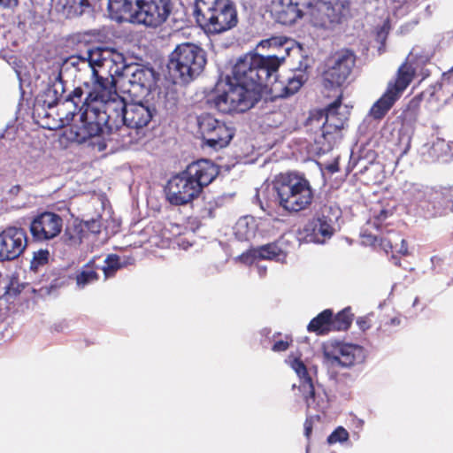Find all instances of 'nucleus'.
<instances>
[{
    "label": "nucleus",
    "mask_w": 453,
    "mask_h": 453,
    "mask_svg": "<svg viewBox=\"0 0 453 453\" xmlns=\"http://www.w3.org/2000/svg\"><path fill=\"white\" fill-rule=\"evenodd\" d=\"M127 104L115 87L74 88L60 107L63 122L71 124L68 138L77 143L88 142L89 146L103 151L106 142L103 135L114 130L126 135L123 127L124 114Z\"/></svg>",
    "instance_id": "f257e3e1"
},
{
    "label": "nucleus",
    "mask_w": 453,
    "mask_h": 453,
    "mask_svg": "<svg viewBox=\"0 0 453 453\" xmlns=\"http://www.w3.org/2000/svg\"><path fill=\"white\" fill-rule=\"evenodd\" d=\"M294 42L286 37H272L262 41V48L277 49L279 53L268 56L246 54L233 67L222 93L213 98L215 108L223 113L244 112L261 98L263 88H268L277 80L278 69L289 55Z\"/></svg>",
    "instance_id": "f03ea898"
},
{
    "label": "nucleus",
    "mask_w": 453,
    "mask_h": 453,
    "mask_svg": "<svg viewBox=\"0 0 453 453\" xmlns=\"http://www.w3.org/2000/svg\"><path fill=\"white\" fill-rule=\"evenodd\" d=\"M348 0H273L271 14L274 20L291 26L309 15L315 26L326 29L342 23L349 14Z\"/></svg>",
    "instance_id": "7ed1b4c3"
},
{
    "label": "nucleus",
    "mask_w": 453,
    "mask_h": 453,
    "mask_svg": "<svg viewBox=\"0 0 453 453\" xmlns=\"http://www.w3.org/2000/svg\"><path fill=\"white\" fill-rule=\"evenodd\" d=\"M69 63L78 71L88 74V79L83 81L84 88L97 84L115 87V77L121 79L128 65L122 53L100 47L89 49L83 57H71Z\"/></svg>",
    "instance_id": "20e7f679"
},
{
    "label": "nucleus",
    "mask_w": 453,
    "mask_h": 453,
    "mask_svg": "<svg viewBox=\"0 0 453 453\" xmlns=\"http://www.w3.org/2000/svg\"><path fill=\"white\" fill-rule=\"evenodd\" d=\"M218 174L219 168L211 160L201 159L189 164L168 180L165 188L167 201L175 206L192 202Z\"/></svg>",
    "instance_id": "39448f33"
},
{
    "label": "nucleus",
    "mask_w": 453,
    "mask_h": 453,
    "mask_svg": "<svg viewBox=\"0 0 453 453\" xmlns=\"http://www.w3.org/2000/svg\"><path fill=\"white\" fill-rule=\"evenodd\" d=\"M173 9L172 0H108L112 19L154 28L168 19Z\"/></svg>",
    "instance_id": "423d86ee"
},
{
    "label": "nucleus",
    "mask_w": 453,
    "mask_h": 453,
    "mask_svg": "<svg viewBox=\"0 0 453 453\" xmlns=\"http://www.w3.org/2000/svg\"><path fill=\"white\" fill-rule=\"evenodd\" d=\"M194 14L208 34L224 33L238 23L236 9L230 0H196Z\"/></svg>",
    "instance_id": "0eeeda50"
},
{
    "label": "nucleus",
    "mask_w": 453,
    "mask_h": 453,
    "mask_svg": "<svg viewBox=\"0 0 453 453\" xmlns=\"http://www.w3.org/2000/svg\"><path fill=\"white\" fill-rule=\"evenodd\" d=\"M273 188L280 206L289 212L305 210L313 199L310 181L297 173L281 174L275 181Z\"/></svg>",
    "instance_id": "6e6552de"
},
{
    "label": "nucleus",
    "mask_w": 453,
    "mask_h": 453,
    "mask_svg": "<svg viewBox=\"0 0 453 453\" xmlns=\"http://www.w3.org/2000/svg\"><path fill=\"white\" fill-rule=\"evenodd\" d=\"M205 64V51L195 43L185 42L170 54L167 69L174 82L188 83L203 72Z\"/></svg>",
    "instance_id": "1a4fd4ad"
},
{
    "label": "nucleus",
    "mask_w": 453,
    "mask_h": 453,
    "mask_svg": "<svg viewBox=\"0 0 453 453\" xmlns=\"http://www.w3.org/2000/svg\"><path fill=\"white\" fill-rule=\"evenodd\" d=\"M286 363L294 370L300 380L299 390L308 408L324 410L327 406L326 393L319 384H315L313 376L317 374L315 366L308 368L298 357H288Z\"/></svg>",
    "instance_id": "9d476101"
},
{
    "label": "nucleus",
    "mask_w": 453,
    "mask_h": 453,
    "mask_svg": "<svg viewBox=\"0 0 453 453\" xmlns=\"http://www.w3.org/2000/svg\"><path fill=\"white\" fill-rule=\"evenodd\" d=\"M323 357L328 366L350 368L362 364L366 357V352L357 344L331 342L324 345Z\"/></svg>",
    "instance_id": "9b49d317"
},
{
    "label": "nucleus",
    "mask_w": 453,
    "mask_h": 453,
    "mask_svg": "<svg viewBox=\"0 0 453 453\" xmlns=\"http://www.w3.org/2000/svg\"><path fill=\"white\" fill-rule=\"evenodd\" d=\"M356 63V56L350 50L336 53L327 63L323 73L324 86L327 88L341 87L349 78Z\"/></svg>",
    "instance_id": "f8f14e48"
},
{
    "label": "nucleus",
    "mask_w": 453,
    "mask_h": 453,
    "mask_svg": "<svg viewBox=\"0 0 453 453\" xmlns=\"http://www.w3.org/2000/svg\"><path fill=\"white\" fill-rule=\"evenodd\" d=\"M122 86L134 96L148 94L155 85L156 77L152 68L139 64H129L121 78Z\"/></svg>",
    "instance_id": "ddd939ff"
},
{
    "label": "nucleus",
    "mask_w": 453,
    "mask_h": 453,
    "mask_svg": "<svg viewBox=\"0 0 453 453\" xmlns=\"http://www.w3.org/2000/svg\"><path fill=\"white\" fill-rule=\"evenodd\" d=\"M63 224L64 220L58 213L43 211L32 219L29 230L35 241L43 242L58 236L63 229Z\"/></svg>",
    "instance_id": "4468645a"
},
{
    "label": "nucleus",
    "mask_w": 453,
    "mask_h": 453,
    "mask_svg": "<svg viewBox=\"0 0 453 453\" xmlns=\"http://www.w3.org/2000/svg\"><path fill=\"white\" fill-rule=\"evenodd\" d=\"M27 245L25 229L10 226L0 234V261H11L18 258Z\"/></svg>",
    "instance_id": "2eb2a0df"
},
{
    "label": "nucleus",
    "mask_w": 453,
    "mask_h": 453,
    "mask_svg": "<svg viewBox=\"0 0 453 453\" xmlns=\"http://www.w3.org/2000/svg\"><path fill=\"white\" fill-rule=\"evenodd\" d=\"M66 92L65 86L64 81L62 79V74L60 71H54L52 74L49 77L48 81L46 83V87L39 95L38 101L42 102V105L48 109H51L55 106H58V114L59 116V120L61 124L60 127L67 126L63 122V116L60 114V107L66 98V96L72 92L70 91L68 94L65 96Z\"/></svg>",
    "instance_id": "dca6fc26"
},
{
    "label": "nucleus",
    "mask_w": 453,
    "mask_h": 453,
    "mask_svg": "<svg viewBox=\"0 0 453 453\" xmlns=\"http://www.w3.org/2000/svg\"><path fill=\"white\" fill-rule=\"evenodd\" d=\"M156 112L155 106L149 101L127 104L123 121V127L127 130L126 134L128 129H134L138 134L151 122Z\"/></svg>",
    "instance_id": "f3484780"
},
{
    "label": "nucleus",
    "mask_w": 453,
    "mask_h": 453,
    "mask_svg": "<svg viewBox=\"0 0 453 453\" xmlns=\"http://www.w3.org/2000/svg\"><path fill=\"white\" fill-rule=\"evenodd\" d=\"M342 103L338 97L326 110V121L322 127V136L331 146L340 137V131L347 120L346 111H341Z\"/></svg>",
    "instance_id": "a211bd4d"
},
{
    "label": "nucleus",
    "mask_w": 453,
    "mask_h": 453,
    "mask_svg": "<svg viewBox=\"0 0 453 453\" xmlns=\"http://www.w3.org/2000/svg\"><path fill=\"white\" fill-rule=\"evenodd\" d=\"M329 211L327 208L324 209L321 215L313 219L306 226L305 231L308 233L306 238L309 242L323 244L334 234V219L326 214Z\"/></svg>",
    "instance_id": "6ab92c4d"
},
{
    "label": "nucleus",
    "mask_w": 453,
    "mask_h": 453,
    "mask_svg": "<svg viewBox=\"0 0 453 453\" xmlns=\"http://www.w3.org/2000/svg\"><path fill=\"white\" fill-rule=\"evenodd\" d=\"M401 189L403 201L410 205L423 207L424 203H432L433 188L421 183L407 180Z\"/></svg>",
    "instance_id": "aec40b11"
},
{
    "label": "nucleus",
    "mask_w": 453,
    "mask_h": 453,
    "mask_svg": "<svg viewBox=\"0 0 453 453\" xmlns=\"http://www.w3.org/2000/svg\"><path fill=\"white\" fill-rule=\"evenodd\" d=\"M239 259L247 265L254 264L257 259L275 260L283 263L286 254L278 245L270 243L242 254Z\"/></svg>",
    "instance_id": "412c9836"
},
{
    "label": "nucleus",
    "mask_w": 453,
    "mask_h": 453,
    "mask_svg": "<svg viewBox=\"0 0 453 453\" xmlns=\"http://www.w3.org/2000/svg\"><path fill=\"white\" fill-rule=\"evenodd\" d=\"M234 134V129L221 121L213 133V136L209 138L207 147L219 150L226 147Z\"/></svg>",
    "instance_id": "4be33fe9"
},
{
    "label": "nucleus",
    "mask_w": 453,
    "mask_h": 453,
    "mask_svg": "<svg viewBox=\"0 0 453 453\" xmlns=\"http://www.w3.org/2000/svg\"><path fill=\"white\" fill-rule=\"evenodd\" d=\"M257 229L256 219L251 216L240 218L234 226V234L241 242H247L255 237Z\"/></svg>",
    "instance_id": "5701e85b"
},
{
    "label": "nucleus",
    "mask_w": 453,
    "mask_h": 453,
    "mask_svg": "<svg viewBox=\"0 0 453 453\" xmlns=\"http://www.w3.org/2000/svg\"><path fill=\"white\" fill-rule=\"evenodd\" d=\"M415 74V69L409 63H403L398 69L397 77L394 83H389L388 88L392 90L398 96L409 86Z\"/></svg>",
    "instance_id": "b1692460"
},
{
    "label": "nucleus",
    "mask_w": 453,
    "mask_h": 453,
    "mask_svg": "<svg viewBox=\"0 0 453 453\" xmlns=\"http://www.w3.org/2000/svg\"><path fill=\"white\" fill-rule=\"evenodd\" d=\"M83 229L81 221L74 220L68 225L62 236L64 243L71 248H78L86 239Z\"/></svg>",
    "instance_id": "393cba45"
},
{
    "label": "nucleus",
    "mask_w": 453,
    "mask_h": 453,
    "mask_svg": "<svg viewBox=\"0 0 453 453\" xmlns=\"http://www.w3.org/2000/svg\"><path fill=\"white\" fill-rule=\"evenodd\" d=\"M399 97L396 93L387 88L381 97L372 105L370 111L371 116L376 119H382Z\"/></svg>",
    "instance_id": "a878e982"
},
{
    "label": "nucleus",
    "mask_w": 453,
    "mask_h": 453,
    "mask_svg": "<svg viewBox=\"0 0 453 453\" xmlns=\"http://www.w3.org/2000/svg\"><path fill=\"white\" fill-rule=\"evenodd\" d=\"M306 75L303 73L295 75L288 80L287 84L277 83V81L270 85V90L273 93H276L279 89L281 90L280 94L282 97H287L296 93L306 81Z\"/></svg>",
    "instance_id": "bb28decb"
},
{
    "label": "nucleus",
    "mask_w": 453,
    "mask_h": 453,
    "mask_svg": "<svg viewBox=\"0 0 453 453\" xmlns=\"http://www.w3.org/2000/svg\"><path fill=\"white\" fill-rule=\"evenodd\" d=\"M332 311L330 309L324 310L317 317L312 319L307 326L309 332H314L317 334H326L333 331L331 322Z\"/></svg>",
    "instance_id": "cd10ccee"
},
{
    "label": "nucleus",
    "mask_w": 453,
    "mask_h": 453,
    "mask_svg": "<svg viewBox=\"0 0 453 453\" xmlns=\"http://www.w3.org/2000/svg\"><path fill=\"white\" fill-rule=\"evenodd\" d=\"M220 122L211 114H202L197 117L198 131L205 146L209 142V138L213 136V133Z\"/></svg>",
    "instance_id": "c85d7f7f"
},
{
    "label": "nucleus",
    "mask_w": 453,
    "mask_h": 453,
    "mask_svg": "<svg viewBox=\"0 0 453 453\" xmlns=\"http://www.w3.org/2000/svg\"><path fill=\"white\" fill-rule=\"evenodd\" d=\"M99 275L94 266L89 263L83 265L75 276L76 287L78 289H84L90 284L96 282Z\"/></svg>",
    "instance_id": "c756f323"
},
{
    "label": "nucleus",
    "mask_w": 453,
    "mask_h": 453,
    "mask_svg": "<svg viewBox=\"0 0 453 453\" xmlns=\"http://www.w3.org/2000/svg\"><path fill=\"white\" fill-rule=\"evenodd\" d=\"M353 315L350 312V308H345L338 312L334 317L332 315L331 322L333 331L347 330L352 322Z\"/></svg>",
    "instance_id": "7c9ffc66"
},
{
    "label": "nucleus",
    "mask_w": 453,
    "mask_h": 453,
    "mask_svg": "<svg viewBox=\"0 0 453 453\" xmlns=\"http://www.w3.org/2000/svg\"><path fill=\"white\" fill-rule=\"evenodd\" d=\"M451 152V145L443 139L437 138L430 148V155L437 160H446Z\"/></svg>",
    "instance_id": "2f4dec72"
},
{
    "label": "nucleus",
    "mask_w": 453,
    "mask_h": 453,
    "mask_svg": "<svg viewBox=\"0 0 453 453\" xmlns=\"http://www.w3.org/2000/svg\"><path fill=\"white\" fill-rule=\"evenodd\" d=\"M389 16L395 19L404 17L410 11L411 6L407 0H386Z\"/></svg>",
    "instance_id": "473e14b6"
},
{
    "label": "nucleus",
    "mask_w": 453,
    "mask_h": 453,
    "mask_svg": "<svg viewBox=\"0 0 453 453\" xmlns=\"http://www.w3.org/2000/svg\"><path fill=\"white\" fill-rule=\"evenodd\" d=\"M437 202L442 207H448L449 203H453V186L441 187L434 190L432 196V203Z\"/></svg>",
    "instance_id": "72a5a7b5"
},
{
    "label": "nucleus",
    "mask_w": 453,
    "mask_h": 453,
    "mask_svg": "<svg viewBox=\"0 0 453 453\" xmlns=\"http://www.w3.org/2000/svg\"><path fill=\"white\" fill-rule=\"evenodd\" d=\"M127 265L121 257L115 254L108 255L104 260L102 270L106 278L111 277L119 269Z\"/></svg>",
    "instance_id": "f704fd0d"
},
{
    "label": "nucleus",
    "mask_w": 453,
    "mask_h": 453,
    "mask_svg": "<svg viewBox=\"0 0 453 453\" xmlns=\"http://www.w3.org/2000/svg\"><path fill=\"white\" fill-rule=\"evenodd\" d=\"M50 259V251L48 250H39L34 252L33 258L30 262V269L33 272H38L42 267L45 266Z\"/></svg>",
    "instance_id": "c9c22d12"
},
{
    "label": "nucleus",
    "mask_w": 453,
    "mask_h": 453,
    "mask_svg": "<svg viewBox=\"0 0 453 453\" xmlns=\"http://www.w3.org/2000/svg\"><path fill=\"white\" fill-rule=\"evenodd\" d=\"M349 432L342 426H338L328 437L327 442L334 444L337 442L342 443L349 440Z\"/></svg>",
    "instance_id": "e433bc0d"
},
{
    "label": "nucleus",
    "mask_w": 453,
    "mask_h": 453,
    "mask_svg": "<svg viewBox=\"0 0 453 453\" xmlns=\"http://www.w3.org/2000/svg\"><path fill=\"white\" fill-rule=\"evenodd\" d=\"M417 109L413 106L409 105L405 110L399 115V119L403 125L411 126L417 119Z\"/></svg>",
    "instance_id": "4c0bfd02"
},
{
    "label": "nucleus",
    "mask_w": 453,
    "mask_h": 453,
    "mask_svg": "<svg viewBox=\"0 0 453 453\" xmlns=\"http://www.w3.org/2000/svg\"><path fill=\"white\" fill-rule=\"evenodd\" d=\"M83 225V231L86 235V239L88 238V234H96L101 231V223L98 219H92L81 222Z\"/></svg>",
    "instance_id": "58836bf2"
},
{
    "label": "nucleus",
    "mask_w": 453,
    "mask_h": 453,
    "mask_svg": "<svg viewBox=\"0 0 453 453\" xmlns=\"http://www.w3.org/2000/svg\"><path fill=\"white\" fill-rule=\"evenodd\" d=\"M388 29V27L387 24H384V26L377 32L376 39L381 44L379 47L380 53H381L383 51L382 47H384V42L387 38Z\"/></svg>",
    "instance_id": "ea45409f"
},
{
    "label": "nucleus",
    "mask_w": 453,
    "mask_h": 453,
    "mask_svg": "<svg viewBox=\"0 0 453 453\" xmlns=\"http://www.w3.org/2000/svg\"><path fill=\"white\" fill-rule=\"evenodd\" d=\"M388 211L386 210H381L380 214L374 216L372 222H371L374 227L378 230H380L381 223L388 218Z\"/></svg>",
    "instance_id": "a19ab883"
},
{
    "label": "nucleus",
    "mask_w": 453,
    "mask_h": 453,
    "mask_svg": "<svg viewBox=\"0 0 453 453\" xmlns=\"http://www.w3.org/2000/svg\"><path fill=\"white\" fill-rule=\"evenodd\" d=\"M289 347V342L287 340H279L274 342L272 350L274 352H283Z\"/></svg>",
    "instance_id": "79ce46f5"
},
{
    "label": "nucleus",
    "mask_w": 453,
    "mask_h": 453,
    "mask_svg": "<svg viewBox=\"0 0 453 453\" xmlns=\"http://www.w3.org/2000/svg\"><path fill=\"white\" fill-rule=\"evenodd\" d=\"M10 134L7 128L0 132V150L6 147V142H10L14 138Z\"/></svg>",
    "instance_id": "37998d69"
},
{
    "label": "nucleus",
    "mask_w": 453,
    "mask_h": 453,
    "mask_svg": "<svg viewBox=\"0 0 453 453\" xmlns=\"http://www.w3.org/2000/svg\"><path fill=\"white\" fill-rule=\"evenodd\" d=\"M357 324L360 330L366 331L371 327V321L368 317H359L357 319Z\"/></svg>",
    "instance_id": "c03bdc74"
},
{
    "label": "nucleus",
    "mask_w": 453,
    "mask_h": 453,
    "mask_svg": "<svg viewBox=\"0 0 453 453\" xmlns=\"http://www.w3.org/2000/svg\"><path fill=\"white\" fill-rule=\"evenodd\" d=\"M381 242H380V246L383 248V250L386 251V252H388V250H393L394 249V245H393V241L390 239V240H387V239H380Z\"/></svg>",
    "instance_id": "a18cd8bd"
},
{
    "label": "nucleus",
    "mask_w": 453,
    "mask_h": 453,
    "mask_svg": "<svg viewBox=\"0 0 453 453\" xmlns=\"http://www.w3.org/2000/svg\"><path fill=\"white\" fill-rule=\"evenodd\" d=\"M311 422H309L308 420L305 421L304 423V435L306 438H309L311 434Z\"/></svg>",
    "instance_id": "49530a36"
},
{
    "label": "nucleus",
    "mask_w": 453,
    "mask_h": 453,
    "mask_svg": "<svg viewBox=\"0 0 453 453\" xmlns=\"http://www.w3.org/2000/svg\"><path fill=\"white\" fill-rule=\"evenodd\" d=\"M398 252L403 255H406L408 253L407 243H406L405 240H403V239H401V247L398 250Z\"/></svg>",
    "instance_id": "de8ad7c7"
},
{
    "label": "nucleus",
    "mask_w": 453,
    "mask_h": 453,
    "mask_svg": "<svg viewBox=\"0 0 453 453\" xmlns=\"http://www.w3.org/2000/svg\"><path fill=\"white\" fill-rule=\"evenodd\" d=\"M266 266L265 265H257V273L260 277H264L266 273Z\"/></svg>",
    "instance_id": "09e8293b"
},
{
    "label": "nucleus",
    "mask_w": 453,
    "mask_h": 453,
    "mask_svg": "<svg viewBox=\"0 0 453 453\" xmlns=\"http://www.w3.org/2000/svg\"><path fill=\"white\" fill-rule=\"evenodd\" d=\"M19 191H20V186L15 185L10 188L9 194L12 196H17L19 193Z\"/></svg>",
    "instance_id": "8fccbe9b"
},
{
    "label": "nucleus",
    "mask_w": 453,
    "mask_h": 453,
    "mask_svg": "<svg viewBox=\"0 0 453 453\" xmlns=\"http://www.w3.org/2000/svg\"><path fill=\"white\" fill-rule=\"evenodd\" d=\"M33 4H41L42 0H30Z\"/></svg>",
    "instance_id": "3c124183"
},
{
    "label": "nucleus",
    "mask_w": 453,
    "mask_h": 453,
    "mask_svg": "<svg viewBox=\"0 0 453 453\" xmlns=\"http://www.w3.org/2000/svg\"><path fill=\"white\" fill-rule=\"evenodd\" d=\"M377 242H378V237L377 236H373L372 242L376 243Z\"/></svg>",
    "instance_id": "603ef678"
},
{
    "label": "nucleus",
    "mask_w": 453,
    "mask_h": 453,
    "mask_svg": "<svg viewBox=\"0 0 453 453\" xmlns=\"http://www.w3.org/2000/svg\"><path fill=\"white\" fill-rule=\"evenodd\" d=\"M298 69H299L300 71H302V70H303V65H302V63H300V66H299V68H298Z\"/></svg>",
    "instance_id": "864d4df0"
},
{
    "label": "nucleus",
    "mask_w": 453,
    "mask_h": 453,
    "mask_svg": "<svg viewBox=\"0 0 453 453\" xmlns=\"http://www.w3.org/2000/svg\"><path fill=\"white\" fill-rule=\"evenodd\" d=\"M3 0H0V4H2Z\"/></svg>",
    "instance_id": "5fc2aeb1"
}]
</instances>
